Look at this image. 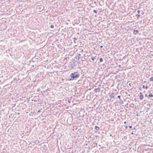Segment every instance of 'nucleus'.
Listing matches in <instances>:
<instances>
[{"label":"nucleus","instance_id":"f3484780","mask_svg":"<svg viewBox=\"0 0 153 153\" xmlns=\"http://www.w3.org/2000/svg\"><path fill=\"white\" fill-rule=\"evenodd\" d=\"M140 11L139 10H138L137 11V12L138 13H140Z\"/></svg>","mask_w":153,"mask_h":153},{"label":"nucleus","instance_id":"20e7f679","mask_svg":"<svg viewBox=\"0 0 153 153\" xmlns=\"http://www.w3.org/2000/svg\"><path fill=\"white\" fill-rule=\"evenodd\" d=\"M95 129L97 131H98V130H99L100 128H99V127L98 126H95Z\"/></svg>","mask_w":153,"mask_h":153},{"label":"nucleus","instance_id":"f257e3e1","mask_svg":"<svg viewBox=\"0 0 153 153\" xmlns=\"http://www.w3.org/2000/svg\"><path fill=\"white\" fill-rule=\"evenodd\" d=\"M79 74L77 72H75L73 73H72L70 75V80H73L75 79L77 77H79Z\"/></svg>","mask_w":153,"mask_h":153},{"label":"nucleus","instance_id":"412c9836","mask_svg":"<svg viewBox=\"0 0 153 153\" xmlns=\"http://www.w3.org/2000/svg\"><path fill=\"white\" fill-rule=\"evenodd\" d=\"M142 87H143V88H145V86H144V85H143Z\"/></svg>","mask_w":153,"mask_h":153},{"label":"nucleus","instance_id":"bb28decb","mask_svg":"<svg viewBox=\"0 0 153 153\" xmlns=\"http://www.w3.org/2000/svg\"><path fill=\"white\" fill-rule=\"evenodd\" d=\"M131 134H134V133H133V132H132V133H131Z\"/></svg>","mask_w":153,"mask_h":153},{"label":"nucleus","instance_id":"0eeeda50","mask_svg":"<svg viewBox=\"0 0 153 153\" xmlns=\"http://www.w3.org/2000/svg\"><path fill=\"white\" fill-rule=\"evenodd\" d=\"M91 58L92 60L93 61H94V59H96V57H94L91 56Z\"/></svg>","mask_w":153,"mask_h":153},{"label":"nucleus","instance_id":"7ed1b4c3","mask_svg":"<svg viewBox=\"0 0 153 153\" xmlns=\"http://www.w3.org/2000/svg\"><path fill=\"white\" fill-rule=\"evenodd\" d=\"M138 30H134L133 31V33L135 34H136L138 33Z\"/></svg>","mask_w":153,"mask_h":153},{"label":"nucleus","instance_id":"4468645a","mask_svg":"<svg viewBox=\"0 0 153 153\" xmlns=\"http://www.w3.org/2000/svg\"><path fill=\"white\" fill-rule=\"evenodd\" d=\"M117 97L119 99H120V95H118L117 96Z\"/></svg>","mask_w":153,"mask_h":153},{"label":"nucleus","instance_id":"6ab92c4d","mask_svg":"<svg viewBox=\"0 0 153 153\" xmlns=\"http://www.w3.org/2000/svg\"><path fill=\"white\" fill-rule=\"evenodd\" d=\"M146 89H147L148 88V86H146V87H145Z\"/></svg>","mask_w":153,"mask_h":153},{"label":"nucleus","instance_id":"9d476101","mask_svg":"<svg viewBox=\"0 0 153 153\" xmlns=\"http://www.w3.org/2000/svg\"><path fill=\"white\" fill-rule=\"evenodd\" d=\"M150 81H153V77H151L150 78Z\"/></svg>","mask_w":153,"mask_h":153},{"label":"nucleus","instance_id":"c756f323","mask_svg":"<svg viewBox=\"0 0 153 153\" xmlns=\"http://www.w3.org/2000/svg\"><path fill=\"white\" fill-rule=\"evenodd\" d=\"M126 121H125V122H124V124H126Z\"/></svg>","mask_w":153,"mask_h":153},{"label":"nucleus","instance_id":"7c9ffc66","mask_svg":"<svg viewBox=\"0 0 153 153\" xmlns=\"http://www.w3.org/2000/svg\"><path fill=\"white\" fill-rule=\"evenodd\" d=\"M19 114H20V113H18V115H19Z\"/></svg>","mask_w":153,"mask_h":153},{"label":"nucleus","instance_id":"f03ea898","mask_svg":"<svg viewBox=\"0 0 153 153\" xmlns=\"http://www.w3.org/2000/svg\"><path fill=\"white\" fill-rule=\"evenodd\" d=\"M139 94H140L139 98L140 100H142L143 98V96L141 92H140Z\"/></svg>","mask_w":153,"mask_h":153},{"label":"nucleus","instance_id":"393cba45","mask_svg":"<svg viewBox=\"0 0 153 153\" xmlns=\"http://www.w3.org/2000/svg\"><path fill=\"white\" fill-rule=\"evenodd\" d=\"M40 110H39L37 112H40Z\"/></svg>","mask_w":153,"mask_h":153},{"label":"nucleus","instance_id":"9b49d317","mask_svg":"<svg viewBox=\"0 0 153 153\" xmlns=\"http://www.w3.org/2000/svg\"><path fill=\"white\" fill-rule=\"evenodd\" d=\"M99 60H100V62H101L103 61V59L102 58H101Z\"/></svg>","mask_w":153,"mask_h":153},{"label":"nucleus","instance_id":"39448f33","mask_svg":"<svg viewBox=\"0 0 153 153\" xmlns=\"http://www.w3.org/2000/svg\"><path fill=\"white\" fill-rule=\"evenodd\" d=\"M97 90H98V91L99 92L100 90V88H95L94 89V91H95L96 92V91Z\"/></svg>","mask_w":153,"mask_h":153},{"label":"nucleus","instance_id":"2f4dec72","mask_svg":"<svg viewBox=\"0 0 153 153\" xmlns=\"http://www.w3.org/2000/svg\"><path fill=\"white\" fill-rule=\"evenodd\" d=\"M142 14H143V11L142 12Z\"/></svg>","mask_w":153,"mask_h":153},{"label":"nucleus","instance_id":"b1692460","mask_svg":"<svg viewBox=\"0 0 153 153\" xmlns=\"http://www.w3.org/2000/svg\"><path fill=\"white\" fill-rule=\"evenodd\" d=\"M101 85L100 84V85H98V86H99V87H101Z\"/></svg>","mask_w":153,"mask_h":153},{"label":"nucleus","instance_id":"cd10ccee","mask_svg":"<svg viewBox=\"0 0 153 153\" xmlns=\"http://www.w3.org/2000/svg\"><path fill=\"white\" fill-rule=\"evenodd\" d=\"M83 51V50H81V52H82Z\"/></svg>","mask_w":153,"mask_h":153},{"label":"nucleus","instance_id":"aec40b11","mask_svg":"<svg viewBox=\"0 0 153 153\" xmlns=\"http://www.w3.org/2000/svg\"><path fill=\"white\" fill-rule=\"evenodd\" d=\"M141 87H139V89L140 90H141Z\"/></svg>","mask_w":153,"mask_h":153},{"label":"nucleus","instance_id":"f8f14e48","mask_svg":"<svg viewBox=\"0 0 153 153\" xmlns=\"http://www.w3.org/2000/svg\"><path fill=\"white\" fill-rule=\"evenodd\" d=\"M93 12H94L95 13H97V11L96 10H93Z\"/></svg>","mask_w":153,"mask_h":153},{"label":"nucleus","instance_id":"2eb2a0df","mask_svg":"<svg viewBox=\"0 0 153 153\" xmlns=\"http://www.w3.org/2000/svg\"><path fill=\"white\" fill-rule=\"evenodd\" d=\"M110 96L112 97H114V94H112Z\"/></svg>","mask_w":153,"mask_h":153},{"label":"nucleus","instance_id":"dca6fc26","mask_svg":"<svg viewBox=\"0 0 153 153\" xmlns=\"http://www.w3.org/2000/svg\"><path fill=\"white\" fill-rule=\"evenodd\" d=\"M145 97H148V96L147 94H145Z\"/></svg>","mask_w":153,"mask_h":153},{"label":"nucleus","instance_id":"6e6552de","mask_svg":"<svg viewBox=\"0 0 153 153\" xmlns=\"http://www.w3.org/2000/svg\"><path fill=\"white\" fill-rule=\"evenodd\" d=\"M149 97H153V95L152 94H150L149 95Z\"/></svg>","mask_w":153,"mask_h":153},{"label":"nucleus","instance_id":"4be33fe9","mask_svg":"<svg viewBox=\"0 0 153 153\" xmlns=\"http://www.w3.org/2000/svg\"><path fill=\"white\" fill-rule=\"evenodd\" d=\"M102 47H102V45H101V46H100V48H102Z\"/></svg>","mask_w":153,"mask_h":153},{"label":"nucleus","instance_id":"c85d7f7f","mask_svg":"<svg viewBox=\"0 0 153 153\" xmlns=\"http://www.w3.org/2000/svg\"><path fill=\"white\" fill-rule=\"evenodd\" d=\"M132 129H135V128L134 127Z\"/></svg>","mask_w":153,"mask_h":153},{"label":"nucleus","instance_id":"5701e85b","mask_svg":"<svg viewBox=\"0 0 153 153\" xmlns=\"http://www.w3.org/2000/svg\"><path fill=\"white\" fill-rule=\"evenodd\" d=\"M37 91H39V89H38L37 90Z\"/></svg>","mask_w":153,"mask_h":153},{"label":"nucleus","instance_id":"423d86ee","mask_svg":"<svg viewBox=\"0 0 153 153\" xmlns=\"http://www.w3.org/2000/svg\"><path fill=\"white\" fill-rule=\"evenodd\" d=\"M72 41L74 42L75 43H76V42L77 41V39H72Z\"/></svg>","mask_w":153,"mask_h":153},{"label":"nucleus","instance_id":"a211bd4d","mask_svg":"<svg viewBox=\"0 0 153 153\" xmlns=\"http://www.w3.org/2000/svg\"><path fill=\"white\" fill-rule=\"evenodd\" d=\"M129 128H132V126H129Z\"/></svg>","mask_w":153,"mask_h":153},{"label":"nucleus","instance_id":"a878e982","mask_svg":"<svg viewBox=\"0 0 153 153\" xmlns=\"http://www.w3.org/2000/svg\"><path fill=\"white\" fill-rule=\"evenodd\" d=\"M128 128V126H126V127H125V128L126 129H127V128Z\"/></svg>","mask_w":153,"mask_h":153},{"label":"nucleus","instance_id":"1a4fd4ad","mask_svg":"<svg viewBox=\"0 0 153 153\" xmlns=\"http://www.w3.org/2000/svg\"><path fill=\"white\" fill-rule=\"evenodd\" d=\"M135 16L137 18H138L140 16V15L137 14Z\"/></svg>","mask_w":153,"mask_h":153},{"label":"nucleus","instance_id":"ddd939ff","mask_svg":"<svg viewBox=\"0 0 153 153\" xmlns=\"http://www.w3.org/2000/svg\"><path fill=\"white\" fill-rule=\"evenodd\" d=\"M51 27V28H53L54 27V26L53 25H51L50 26Z\"/></svg>","mask_w":153,"mask_h":153}]
</instances>
